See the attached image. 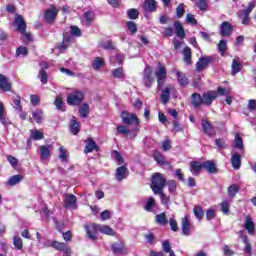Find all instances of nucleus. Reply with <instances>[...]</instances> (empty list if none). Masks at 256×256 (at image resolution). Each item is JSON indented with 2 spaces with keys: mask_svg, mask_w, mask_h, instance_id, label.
<instances>
[{
  "mask_svg": "<svg viewBox=\"0 0 256 256\" xmlns=\"http://www.w3.org/2000/svg\"><path fill=\"white\" fill-rule=\"evenodd\" d=\"M165 185H167V179L161 173H155L152 176L151 189L154 195H159L163 189H165Z\"/></svg>",
  "mask_w": 256,
  "mask_h": 256,
  "instance_id": "f257e3e1",
  "label": "nucleus"
},
{
  "mask_svg": "<svg viewBox=\"0 0 256 256\" xmlns=\"http://www.w3.org/2000/svg\"><path fill=\"white\" fill-rule=\"evenodd\" d=\"M121 119L125 125H136L133 129L134 133H139V118H137V115L128 113V112H122L121 113Z\"/></svg>",
  "mask_w": 256,
  "mask_h": 256,
  "instance_id": "f03ea898",
  "label": "nucleus"
},
{
  "mask_svg": "<svg viewBox=\"0 0 256 256\" xmlns=\"http://www.w3.org/2000/svg\"><path fill=\"white\" fill-rule=\"evenodd\" d=\"M253 9H255V1L250 2L246 9L238 11V17L241 18L242 25H249L251 23V18H249V15Z\"/></svg>",
  "mask_w": 256,
  "mask_h": 256,
  "instance_id": "7ed1b4c3",
  "label": "nucleus"
},
{
  "mask_svg": "<svg viewBox=\"0 0 256 256\" xmlns=\"http://www.w3.org/2000/svg\"><path fill=\"white\" fill-rule=\"evenodd\" d=\"M155 77L157 79L158 89H161L163 85H165V81L167 79V69H165L163 64H158V70L155 71Z\"/></svg>",
  "mask_w": 256,
  "mask_h": 256,
  "instance_id": "20e7f679",
  "label": "nucleus"
},
{
  "mask_svg": "<svg viewBox=\"0 0 256 256\" xmlns=\"http://www.w3.org/2000/svg\"><path fill=\"white\" fill-rule=\"evenodd\" d=\"M85 95L81 91H75L68 95V105H80L83 102Z\"/></svg>",
  "mask_w": 256,
  "mask_h": 256,
  "instance_id": "39448f33",
  "label": "nucleus"
},
{
  "mask_svg": "<svg viewBox=\"0 0 256 256\" xmlns=\"http://www.w3.org/2000/svg\"><path fill=\"white\" fill-rule=\"evenodd\" d=\"M87 237L92 241H96L97 233H99V224H88L84 226Z\"/></svg>",
  "mask_w": 256,
  "mask_h": 256,
  "instance_id": "423d86ee",
  "label": "nucleus"
},
{
  "mask_svg": "<svg viewBox=\"0 0 256 256\" xmlns=\"http://www.w3.org/2000/svg\"><path fill=\"white\" fill-rule=\"evenodd\" d=\"M143 81L146 87H151V85H153L155 79L153 78V68H151V66L145 67L143 71Z\"/></svg>",
  "mask_w": 256,
  "mask_h": 256,
  "instance_id": "0eeeda50",
  "label": "nucleus"
},
{
  "mask_svg": "<svg viewBox=\"0 0 256 256\" xmlns=\"http://www.w3.org/2000/svg\"><path fill=\"white\" fill-rule=\"evenodd\" d=\"M58 14H59V9H57L55 6H51L44 13L45 22L54 23L55 18L57 17Z\"/></svg>",
  "mask_w": 256,
  "mask_h": 256,
  "instance_id": "6e6552de",
  "label": "nucleus"
},
{
  "mask_svg": "<svg viewBox=\"0 0 256 256\" xmlns=\"http://www.w3.org/2000/svg\"><path fill=\"white\" fill-rule=\"evenodd\" d=\"M64 207L67 209H77V197L73 194H65Z\"/></svg>",
  "mask_w": 256,
  "mask_h": 256,
  "instance_id": "1a4fd4ad",
  "label": "nucleus"
},
{
  "mask_svg": "<svg viewBox=\"0 0 256 256\" xmlns=\"http://www.w3.org/2000/svg\"><path fill=\"white\" fill-rule=\"evenodd\" d=\"M182 234L186 237L191 235V220L189 215H185L181 220Z\"/></svg>",
  "mask_w": 256,
  "mask_h": 256,
  "instance_id": "9d476101",
  "label": "nucleus"
},
{
  "mask_svg": "<svg viewBox=\"0 0 256 256\" xmlns=\"http://www.w3.org/2000/svg\"><path fill=\"white\" fill-rule=\"evenodd\" d=\"M47 247H54L57 251H64L67 255L71 253V249L67 248V244L58 241H48Z\"/></svg>",
  "mask_w": 256,
  "mask_h": 256,
  "instance_id": "9b49d317",
  "label": "nucleus"
},
{
  "mask_svg": "<svg viewBox=\"0 0 256 256\" xmlns=\"http://www.w3.org/2000/svg\"><path fill=\"white\" fill-rule=\"evenodd\" d=\"M211 61L212 58L210 56L200 58L196 63V70L204 71V69H207V67H209V63H211Z\"/></svg>",
  "mask_w": 256,
  "mask_h": 256,
  "instance_id": "f8f14e48",
  "label": "nucleus"
},
{
  "mask_svg": "<svg viewBox=\"0 0 256 256\" xmlns=\"http://www.w3.org/2000/svg\"><path fill=\"white\" fill-rule=\"evenodd\" d=\"M233 33V26L229 22H222L220 25V35L229 37Z\"/></svg>",
  "mask_w": 256,
  "mask_h": 256,
  "instance_id": "ddd939ff",
  "label": "nucleus"
},
{
  "mask_svg": "<svg viewBox=\"0 0 256 256\" xmlns=\"http://www.w3.org/2000/svg\"><path fill=\"white\" fill-rule=\"evenodd\" d=\"M216 99H217V92L210 91L203 94L202 103L203 105H211L213 101H215Z\"/></svg>",
  "mask_w": 256,
  "mask_h": 256,
  "instance_id": "4468645a",
  "label": "nucleus"
},
{
  "mask_svg": "<svg viewBox=\"0 0 256 256\" xmlns=\"http://www.w3.org/2000/svg\"><path fill=\"white\" fill-rule=\"evenodd\" d=\"M14 25L16 26L17 31H19L20 33L27 29V23L23 19V16H21L19 14H16V16H15Z\"/></svg>",
  "mask_w": 256,
  "mask_h": 256,
  "instance_id": "2eb2a0df",
  "label": "nucleus"
},
{
  "mask_svg": "<svg viewBox=\"0 0 256 256\" xmlns=\"http://www.w3.org/2000/svg\"><path fill=\"white\" fill-rule=\"evenodd\" d=\"M244 228L248 231L249 235H253L255 233V222L250 216H247L244 220Z\"/></svg>",
  "mask_w": 256,
  "mask_h": 256,
  "instance_id": "dca6fc26",
  "label": "nucleus"
},
{
  "mask_svg": "<svg viewBox=\"0 0 256 256\" xmlns=\"http://www.w3.org/2000/svg\"><path fill=\"white\" fill-rule=\"evenodd\" d=\"M0 89L4 92L11 91V82H9L7 76L3 74H0Z\"/></svg>",
  "mask_w": 256,
  "mask_h": 256,
  "instance_id": "f3484780",
  "label": "nucleus"
},
{
  "mask_svg": "<svg viewBox=\"0 0 256 256\" xmlns=\"http://www.w3.org/2000/svg\"><path fill=\"white\" fill-rule=\"evenodd\" d=\"M127 173H129V170L125 166H120L116 169V179L117 181H123V179H127Z\"/></svg>",
  "mask_w": 256,
  "mask_h": 256,
  "instance_id": "a211bd4d",
  "label": "nucleus"
},
{
  "mask_svg": "<svg viewBox=\"0 0 256 256\" xmlns=\"http://www.w3.org/2000/svg\"><path fill=\"white\" fill-rule=\"evenodd\" d=\"M93 151H99V146L93 141V138H88L87 145L84 148V153H93Z\"/></svg>",
  "mask_w": 256,
  "mask_h": 256,
  "instance_id": "6ab92c4d",
  "label": "nucleus"
},
{
  "mask_svg": "<svg viewBox=\"0 0 256 256\" xmlns=\"http://www.w3.org/2000/svg\"><path fill=\"white\" fill-rule=\"evenodd\" d=\"M202 127L205 135H208L209 137H213V135H215V130H213L211 122L207 120H202Z\"/></svg>",
  "mask_w": 256,
  "mask_h": 256,
  "instance_id": "aec40b11",
  "label": "nucleus"
},
{
  "mask_svg": "<svg viewBox=\"0 0 256 256\" xmlns=\"http://www.w3.org/2000/svg\"><path fill=\"white\" fill-rule=\"evenodd\" d=\"M99 233L109 235L110 237H115L117 235V232H115L111 226L101 224H99Z\"/></svg>",
  "mask_w": 256,
  "mask_h": 256,
  "instance_id": "412c9836",
  "label": "nucleus"
},
{
  "mask_svg": "<svg viewBox=\"0 0 256 256\" xmlns=\"http://www.w3.org/2000/svg\"><path fill=\"white\" fill-rule=\"evenodd\" d=\"M117 132L120 133L121 135H129L131 139H135L137 137V132L135 131H130L126 126L120 125L117 127Z\"/></svg>",
  "mask_w": 256,
  "mask_h": 256,
  "instance_id": "4be33fe9",
  "label": "nucleus"
},
{
  "mask_svg": "<svg viewBox=\"0 0 256 256\" xmlns=\"http://www.w3.org/2000/svg\"><path fill=\"white\" fill-rule=\"evenodd\" d=\"M172 89H173L172 86H167L165 89L162 90L161 99L164 105H167V103H169Z\"/></svg>",
  "mask_w": 256,
  "mask_h": 256,
  "instance_id": "5701e85b",
  "label": "nucleus"
},
{
  "mask_svg": "<svg viewBox=\"0 0 256 256\" xmlns=\"http://www.w3.org/2000/svg\"><path fill=\"white\" fill-rule=\"evenodd\" d=\"M21 181H23V176L17 174V175L11 176L6 182V185L8 187H15V185H18V183H21Z\"/></svg>",
  "mask_w": 256,
  "mask_h": 256,
  "instance_id": "b1692460",
  "label": "nucleus"
},
{
  "mask_svg": "<svg viewBox=\"0 0 256 256\" xmlns=\"http://www.w3.org/2000/svg\"><path fill=\"white\" fill-rule=\"evenodd\" d=\"M0 123L5 127H7V125H11V121H9L5 116V106L3 105V102H0Z\"/></svg>",
  "mask_w": 256,
  "mask_h": 256,
  "instance_id": "393cba45",
  "label": "nucleus"
},
{
  "mask_svg": "<svg viewBox=\"0 0 256 256\" xmlns=\"http://www.w3.org/2000/svg\"><path fill=\"white\" fill-rule=\"evenodd\" d=\"M51 157V146H40V159H49Z\"/></svg>",
  "mask_w": 256,
  "mask_h": 256,
  "instance_id": "a878e982",
  "label": "nucleus"
},
{
  "mask_svg": "<svg viewBox=\"0 0 256 256\" xmlns=\"http://www.w3.org/2000/svg\"><path fill=\"white\" fill-rule=\"evenodd\" d=\"M156 207H157V204L155 203V198L149 197L144 207L145 211H148L150 213H155Z\"/></svg>",
  "mask_w": 256,
  "mask_h": 256,
  "instance_id": "bb28decb",
  "label": "nucleus"
},
{
  "mask_svg": "<svg viewBox=\"0 0 256 256\" xmlns=\"http://www.w3.org/2000/svg\"><path fill=\"white\" fill-rule=\"evenodd\" d=\"M231 165L233 169H241V155L237 153L232 154Z\"/></svg>",
  "mask_w": 256,
  "mask_h": 256,
  "instance_id": "cd10ccee",
  "label": "nucleus"
},
{
  "mask_svg": "<svg viewBox=\"0 0 256 256\" xmlns=\"http://www.w3.org/2000/svg\"><path fill=\"white\" fill-rule=\"evenodd\" d=\"M202 168L203 164L199 162H190V171L193 175H199V173H201Z\"/></svg>",
  "mask_w": 256,
  "mask_h": 256,
  "instance_id": "c85d7f7f",
  "label": "nucleus"
},
{
  "mask_svg": "<svg viewBox=\"0 0 256 256\" xmlns=\"http://www.w3.org/2000/svg\"><path fill=\"white\" fill-rule=\"evenodd\" d=\"M174 29L176 31L177 37H179L180 39H183V37H185V29H183V25L181 24V22H175Z\"/></svg>",
  "mask_w": 256,
  "mask_h": 256,
  "instance_id": "c756f323",
  "label": "nucleus"
},
{
  "mask_svg": "<svg viewBox=\"0 0 256 256\" xmlns=\"http://www.w3.org/2000/svg\"><path fill=\"white\" fill-rule=\"evenodd\" d=\"M94 19H95V14L93 12L88 11L83 15L82 23H84V25H91Z\"/></svg>",
  "mask_w": 256,
  "mask_h": 256,
  "instance_id": "7c9ffc66",
  "label": "nucleus"
},
{
  "mask_svg": "<svg viewBox=\"0 0 256 256\" xmlns=\"http://www.w3.org/2000/svg\"><path fill=\"white\" fill-rule=\"evenodd\" d=\"M202 167L208 171V173H217V166L212 161H206L202 164Z\"/></svg>",
  "mask_w": 256,
  "mask_h": 256,
  "instance_id": "2f4dec72",
  "label": "nucleus"
},
{
  "mask_svg": "<svg viewBox=\"0 0 256 256\" xmlns=\"http://www.w3.org/2000/svg\"><path fill=\"white\" fill-rule=\"evenodd\" d=\"M30 137L31 139H34V141H41V139H45L43 132L37 129L30 130Z\"/></svg>",
  "mask_w": 256,
  "mask_h": 256,
  "instance_id": "473e14b6",
  "label": "nucleus"
},
{
  "mask_svg": "<svg viewBox=\"0 0 256 256\" xmlns=\"http://www.w3.org/2000/svg\"><path fill=\"white\" fill-rule=\"evenodd\" d=\"M143 7L145 11L153 12L157 7V2H155V0H146L143 4Z\"/></svg>",
  "mask_w": 256,
  "mask_h": 256,
  "instance_id": "72a5a7b5",
  "label": "nucleus"
},
{
  "mask_svg": "<svg viewBox=\"0 0 256 256\" xmlns=\"http://www.w3.org/2000/svg\"><path fill=\"white\" fill-rule=\"evenodd\" d=\"M193 213H194L196 219H198V221H201V219H203V217L205 215V211H203V207H201L200 205L194 206Z\"/></svg>",
  "mask_w": 256,
  "mask_h": 256,
  "instance_id": "f704fd0d",
  "label": "nucleus"
},
{
  "mask_svg": "<svg viewBox=\"0 0 256 256\" xmlns=\"http://www.w3.org/2000/svg\"><path fill=\"white\" fill-rule=\"evenodd\" d=\"M60 154H59V159L63 162V163H67V161H69V151H67V149H65V147L61 146L59 148Z\"/></svg>",
  "mask_w": 256,
  "mask_h": 256,
  "instance_id": "c9c22d12",
  "label": "nucleus"
},
{
  "mask_svg": "<svg viewBox=\"0 0 256 256\" xmlns=\"http://www.w3.org/2000/svg\"><path fill=\"white\" fill-rule=\"evenodd\" d=\"M239 235L242 237V241L246 245L244 250L248 253V255H251L252 248H251V243H249V238L243 235V231H240Z\"/></svg>",
  "mask_w": 256,
  "mask_h": 256,
  "instance_id": "e433bc0d",
  "label": "nucleus"
},
{
  "mask_svg": "<svg viewBox=\"0 0 256 256\" xmlns=\"http://www.w3.org/2000/svg\"><path fill=\"white\" fill-rule=\"evenodd\" d=\"M70 131L72 135H77L79 133V123H77L75 117H72L70 120Z\"/></svg>",
  "mask_w": 256,
  "mask_h": 256,
  "instance_id": "4c0bfd02",
  "label": "nucleus"
},
{
  "mask_svg": "<svg viewBox=\"0 0 256 256\" xmlns=\"http://www.w3.org/2000/svg\"><path fill=\"white\" fill-rule=\"evenodd\" d=\"M203 103V96L201 97V94L194 93L192 94V104L194 107H199Z\"/></svg>",
  "mask_w": 256,
  "mask_h": 256,
  "instance_id": "58836bf2",
  "label": "nucleus"
},
{
  "mask_svg": "<svg viewBox=\"0 0 256 256\" xmlns=\"http://www.w3.org/2000/svg\"><path fill=\"white\" fill-rule=\"evenodd\" d=\"M112 77L115 79H125V72L123 71V68H116L112 70Z\"/></svg>",
  "mask_w": 256,
  "mask_h": 256,
  "instance_id": "ea45409f",
  "label": "nucleus"
},
{
  "mask_svg": "<svg viewBox=\"0 0 256 256\" xmlns=\"http://www.w3.org/2000/svg\"><path fill=\"white\" fill-rule=\"evenodd\" d=\"M183 56L186 65H191V48L185 47L183 50Z\"/></svg>",
  "mask_w": 256,
  "mask_h": 256,
  "instance_id": "a19ab883",
  "label": "nucleus"
},
{
  "mask_svg": "<svg viewBox=\"0 0 256 256\" xmlns=\"http://www.w3.org/2000/svg\"><path fill=\"white\" fill-rule=\"evenodd\" d=\"M176 75L178 82L182 87H187V85H189V80L187 79V77H185V75L181 74V72H177Z\"/></svg>",
  "mask_w": 256,
  "mask_h": 256,
  "instance_id": "79ce46f5",
  "label": "nucleus"
},
{
  "mask_svg": "<svg viewBox=\"0 0 256 256\" xmlns=\"http://www.w3.org/2000/svg\"><path fill=\"white\" fill-rule=\"evenodd\" d=\"M154 160L158 163V165H167V161H165V156L163 154L156 152L154 154Z\"/></svg>",
  "mask_w": 256,
  "mask_h": 256,
  "instance_id": "37998d69",
  "label": "nucleus"
},
{
  "mask_svg": "<svg viewBox=\"0 0 256 256\" xmlns=\"http://www.w3.org/2000/svg\"><path fill=\"white\" fill-rule=\"evenodd\" d=\"M231 69H232V75H236L237 73H239L242 69V66L241 64L239 63V61H237L236 59H234L232 61V66H231Z\"/></svg>",
  "mask_w": 256,
  "mask_h": 256,
  "instance_id": "c03bdc74",
  "label": "nucleus"
},
{
  "mask_svg": "<svg viewBox=\"0 0 256 256\" xmlns=\"http://www.w3.org/2000/svg\"><path fill=\"white\" fill-rule=\"evenodd\" d=\"M22 33L21 37H22V41H24V43H31V41H33V35L29 32H27V29L26 30H22Z\"/></svg>",
  "mask_w": 256,
  "mask_h": 256,
  "instance_id": "a18cd8bd",
  "label": "nucleus"
},
{
  "mask_svg": "<svg viewBox=\"0 0 256 256\" xmlns=\"http://www.w3.org/2000/svg\"><path fill=\"white\" fill-rule=\"evenodd\" d=\"M220 207L223 215H229V209L231 207V204L227 200L222 201L220 203Z\"/></svg>",
  "mask_w": 256,
  "mask_h": 256,
  "instance_id": "49530a36",
  "label": "nucleus"
},
{
  "mask_svg": "<svg viewBox=\"0 0 256 256\" xmlns=\"http://www.w3.org/2000/svg\"><path fill=\"white\" fill-rule=\"evenodd\" d=\"M239 193V186L237 184H232L228 187L229 197H235Z\"/></svg>",
  "mask_w": 256,
  "mask_h": 256,
  "instance_id": "de8ad7c7",
  "label": "nucleus"
},
{
  "mask_svg": "<svg viewBox=\"0 0 256 256\" xmlns=\"http://www.w3.org/2000/svg\"><path fill=\"white\" fill-rule=\"evenodd\" d=\"M13 108L19 113L23 111V106H21V97L17 96L13 99Z\"/></svg>",
  "mask_w": 256,
  "mask_h": 256,
  "instance_id": "09e8293b",
  "label": "nucleus"
},
{
  "mask_svg": "<svg viewBox=\"0 0 256 256\" xmlns=\"http://www.w3.org/2000/svg\"><path fill=\"white\" fill-rule=\"evenodd\" d=\"M80 117L84 119L89 115V104H83L79 109Z\"/></svg>",
  "mask_w": 256,
  "mask_h": 256,
  "instance_id": "8fccbe9b",
  "label": "nucleus"
},
{
  "mask_svg": "<svg viewBox=\"0 0 256 256\" xmlns=\"http://www.w3.org/2000/svg\"><path fill=\"white\" fill-rule=\"evenodd\" d=\"M13 245L14 247H16V249L21 251V249H23V239H21V237L19 236H14Z\"/></svg>",
  "mask_w": 256,
  "mask_h": 256,
  "instance_id": "3c124183",
  "label": "nucleus"
},
{
  "mask_svg": "<svg viewBox=\"0 0 256 256\" xmlns=\"http://www.w3.org/2000/svg\"><path fill=\"white\" fill-rule=\"evenodd\" d=\"M105 65V62L101 57H97L93 62H92V67L93 69H101Z\"/></svg>",
  "mask_w": 256,
  "mask_h": 256,
  "instance_id": "603ef678",
  "label": "nucleus"
},
{
  "mask_svg": "<svg viewBox=\"0 0 256 256\" xmlns=\"http://www.w3.org/2000/svg\"><path fill=\"white\" fill-rule=\"evenodd\" d=\"M32 117L36 121V123H41V121H43V111L36 110L32 112Z\"/></svg>",
  "mask_w": 256,
  "mask_h": 256,
  "instance_id": "864d4df0",
  "label": "nucleus"
},
{
  "mask_svg": "<svg viewBox=\"0 0 256 256\" xmlns=\"http://www.w3.org/2000/svg\"><path fill=\"white\" fill-rule=\"evenodd\" d=\"M156 223H158V225H167L168 220L167 217H165V213L156 215Z\"/></svg>",
  "mask_w": 256,
  "mask_h": 256,
  "instance_id": "5fc2aeb1",
  "label": "nucleus"
},
{
  "mask_svg": "<svg viewBox=\"0 0 256 256\" xmlns=\"http://www.w3.org/2000/svg\"><path fill=\"white\" fill-rule=\"evenodd\" d=\"M38 78L40 79L42 85H47L49 79V77L47 76V71H45L44 69L40 70Z\"/></svg>",
  "mask_w": 256,
  "mask_h": 256,
  "instance_id": "6e6d98bb",
  "label": "nucleus"
},
{
  "mask_svg": "<svg viewBox=\"0 0 256 256\" xmlns=\"http://www.w3.org/2000/svg\"><path fill=\"white\" fill-rule=\"evenodd\" d=\"M28 53H29V49H27V47L21 46L16 50L17 57H27Z\"/></svg>",
  "mask_w": 256,
  "mask_h": 256,
  "instance_id": "4d7b16f0",
  "label": "nucleus"
},
{
  "mask_svg": "<svg viewBox=\"0 0 256 256\" xmlns=\"http://www.w3.org/2000/svg\"><path fill=\"white\" fill-rule=\"evenodd\" d=\"M218 51L221 55H225V51H227V40H220L218 43Z\"/></svg>",
  "mask_w": 256,
  "mask_h": 256,
  "instance_id": "13d9d810",
  "label": "nucleus"
},
{
  "mask_svg": "<svg viewBox=\"0 0 256 256\" xmlns=\"http://www.w3.org/2000/svg\"><path fill=\"white\" fill-rule=\"evenodd\" d=\"M176 15L178 19H181L185 15V4H179L178 7L176 8Z\"/></svg>",
  "mask_w": 256,
  "mask_h": 256,
  "instance_id": "bf43d9fd",
  "label": "nucleus"
},
{
  "mask_svg": "<svg viewBox=\"0 0 256 256\" xmlns=\"http://www.w3.org/2000/svg\"><path fill=\"white\" fill-rule=\"evenodd\" d=\"M162 247H163V251L165 253H169V255H171V253H175L172 249H171V243H169V240H165L162 243Z\"/></svg>",
  "mask_w": 256,
  "mask_h": 256,
  "instance_id": "052dcab7",
  "label": "nucleus"
},
{
  "mask_svg": "<svg viewBox=\"0 0 256 256\" xmlns=\"http://www.w3.org/2000/svg\"><path fill=\"white\" fill-rule=\"evenodd\" d=\"M235 147L237 149H243V138L239 134L235 135Z\"/></svg>",
  "mask_w": 256,
  "mask_h": 256,
  "instance_id": "680f3d73",
  "label": "nucleus"
},
{
  "mask_svg": "<svg viewBox=\"0 0 256 256\" xmlns=\"http://www.w3.org/2000/svg\"><path fill=\"white\" fill-rule=\"evenodd\" d=\"M127 27L129 31L132 33V35H135L137 33V24L133 21L127 22Z\"/></svg>",
  "mask_w": 256,
  "mask_h": 256,
  "instance_id": "e2e57ef3",
  "label": "nucleus"
},
{
  "mask_svg": "<svg viewBox=\"0 0 256 256\" xmlns=\"http://www.w3.org/2000/svg\"><path fill=\"white\" fill-rule=\"evenodd\" d=\"M70 31H71V35H73V37H81V29H79V27L71 26Z\"/></svg>",
  "mask_w": 256,
  "mask_h": 256,
  "instance_id": "0e129e2a",
  "label": "nucleus"
},
{
  "mask_svg": "<svg viewBox=\"0 0 256 256\" xmlns=\"http://www.w3.org/2000/svg\"><path fill=\"white\" fill-rule=\"evenodd\" d=\"M112 155L114 156V158L116 159L118 165H123V157L121 156V154L117 151V150H114L112 152Z\"/></svg>",
  "mask_w": 256,
  "mask_h": 256,
  "instance_id": "69168bd1",
  "label": "nucleus"
},
{
  "mask_svg": "<svg viewBox=\"0 0 256 256\" xmlns=\"http://www.w3.org/2000/svg\"><path fill=\"white\" fill-rule=\"evenodd\" d=\"M128 17L129 19H137L139 17V11L133 8L128 10Z\"/></svg>",
  "mask_w": 256,
  "mask_h": 256,
  "instance_id": "338daca9",
  "label": "nucleus"
},
{
  "mask_svg": "<svg viewBox=\"0 0 256 256\" xmlns=\"http://www.w3.org/2000/svg\"><path fill=\"white\" fill-rule=\"evenodd\" d=\"M215 145L218 146L219 149H227V143L223 139H216Z\"/></svg>",
  "mask_w": 256,
  "mask_h": 256,
  "instance_id": "774afa93",
  "label": "nucleus"
}]
</instances>
